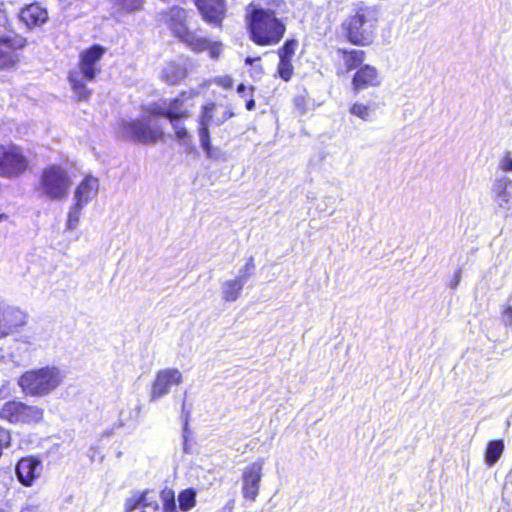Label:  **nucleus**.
I'll return each instance as SVG.
<instances>
[{
    "label": "nucleus",
    "mask_w": 512,
    "mask_h": 512,
    "mask_svg": "<svg viewBox=\"0 0 512 512\" xmlns=\"http://www.w3.org/2000/svg\"><path fill=\"white\" fill-rule=\"evenodd\" d=\"M381 84V79L377 69L374 66L362 65L354 74L352 86L355 93L369 87H377Z\"/></svg>",
    "instance_id": "nucleus-17"
},
{
    "label": "nucleus",
    "mask_w": 512,
    "mask_h": 512,
    "mask_svg": "<svg viewBox=\"0 0 512 512\" xmlns=\"http://www.w3.org/2000/svg\"><path fill=\"white\" fill-rule=\"evenodd\" d=\"M11 442L10 432L0 427V456L3 453V449L8 447Z\"/></svg>",
    "instance_id": "nucleus-37"
},
{
    "label": "nucleus",
    "mask_w": 512,
    "mask_h": 512,
    "mask_svg": "<svg viewBox=\"0 0 512 512\" xmlns=\"http://www.w3.org/2000/svg\"><path fill=\"white\" fill-rule=\"evenodd\" d=\"M70 186L67 171L59 165H50L42 170L36 190L48 200L59 201L67 197Z\"/></svg>",
    "instance_id": "nucleus-7"
},
{
    "label": "nucleus",
    "mask_w": 512,
    "mask_h": 512,
    "mask_svg": "<svg viewBox=\"0 0 512 512\" xmlns=\"http://www.w3.org/2000/svg\"><path fill=\"white\" fill-rule=\"evenodd\" d=\"M504 321L507 325L512 326V307L505 309L503 313Z\"/></svg>",
    "instance_id": "nucleus-40"
},
{
    "label": "nucleus",
    "mask_w": 512,
    "mask_h": 512,
    "mask_svg": "<svg viewBox=\"0 0 512 512\" xmlns=\"http://www.w3.org/2000/svg\"><path fill=\"white\" fill-rule=\"evenodd\" d=\"M246 91H247V87L243 83L238 85L237 92L239 94H242L243 96H245Z\"/></svg>",
    "instance_id": "nucleus-45"
},
{
    "label": "nucleus",
    "mask_w": 512,
    "mask_h": 512,
    "mask_svg": "<svg viewBox=\"0 0 512 512\" xmlns=\"http://www.w3.org/2000/svg\"><path fill=\"white\" fill-rule=\"evenodd\" d=\"M166 21L174 36L194 52L208 51L212 59L220 57L223 51L222 43L198 35L197 31L191 28L188 12L185 9L178 6L172 7L167 13Z\"/></svg>",
    "instance_id": "nucleus-2"
},
{
    "label": "nucleus",
    "mask_w": 512,
    "mask_h": 512,
    "mask_svg": "<svg viewBox=\"0 0 512 512\" xmlns=\"http://www.w3.org/2000/svg\"><path fill=\"white\" fill-rule=\"evenodd\" d=\"M244 286L245 284L236 278L225 281L221 286L223 300L226 302L236 301L239 298Z\"/></svg>",
    "instance_id": "nucleus-24"
},
{
    "label": "nucleus",
    "mask_w": 512,
    "mask_h": 512,
    "mask_svg": "<svg viewBox=\"0 0 512 512\" xmlns=\"http://www.w3.org/2000/svg\"><path fill=\"white\" fill-rule=\"evenodd\" d=\"M185 77L186 69L175 62L168 63L162 71V78L170 85L180 83Z\"/></svg>",
    "instance_id": "nucleus-23"
},
{
    "label": "nucleus",
    "mask_w": 512,
    "mask_h": 512,
    "mask_svg": "<svg viewBox=\"0 0 512 512\" xmlns=\"http://www.w3.org/2000/svg\"><path fill=\"white\" fill-rule=\"evenodd\" d=\"M263 464V460H257L244 469L242 475V494L247 500L255 501L258 496L263 476Z\"/></svg>",
    "instance_id": "nucleus-12"
},
{
    "label": "nucleus",
    "mask_w": 512,
    "mask_h": 512,
    "mask_svg": "<svg viewBox=\"0 0 512 512\" xmlns=\"http://www.w3.org/2000/svg\"><path fill=\"white\" fill-rule=\"evenodd\" d=\"M30 168V161L20 146L0 145V177L16 179Z\"/></svg>",
    "instance_id": "nucleus-8"
},
{
    "label": "nucleus",
    "mask_w": 512,
    "mask_h": 512,
    "mask_svg": "<svg viewBox=\"0 0 512 512\" xmlns=\"http://www.w3.org/2000/svg\"><path fill=\"white\" fill-rule=\"evenodd\" d=\"M85 206H78V203H75L70 207L67 218V229L74 230L77 228L81 216V211Z\"/></svg>",
    "instance_id": "nucleus-30"
},
{
    "label": "nucleus",
    "mask_w": 512,
    "mask_h": 512,
    "mask_svg": "<svg viewBox=\"0 0 512 512\" xmlns=\"http://www.w3.org/2000/svg\"><path fill=\"white\" fill-rule=\"evenodd\" d=\"M293 70L291 60L279 59L277 73L282 80L289 81L293 75Z\"/></svg>",
    "instance_id": "nucleus-32"
},
{
    "label": "nucleus",
    "mask_w": 512,
    "mask_h": 512,
    "mask_svg": "<svg viewBox=\"0 0 512 512\" xmlns=\"http://www.w3.org/2000/svg\"><path fill=\"white\" fill-rule=\"evenodd\" d=\"M498 512H507V511H506V510H504V511H498Z\"/></svg>",
    "instance_id": "nucleus-50"
},
{
    "label": "nucleus",
    "mask_w": 512,
    "mask_h": 512,
    "mask_svg": "<svg viewBox=\"0 0 512 512\" xmlns=\"http://www.w3.org/2000/svg\"><path fill=\"white\" fill-rule=\"evenodd\" d=\"M19 19L27 28L32 29L40 27L48 21V12L46 8L38 3L25 6L19 13Z\"/></svg>",
    "instance_id": "nucleus-18"
},
{
    "label": "nucleus",
    "mask_w": 512,
    "mask_h": 512,
    "mask_svg": "<svg viewBox=\"0 0 512 512\" xmlns=\"http://www.w3.org/2000/svg\"><path fill=\"white\" fill-rule=\"evenodd\" d=\"M105 49L98 44L91 46L80 54L79 70L70 71L68 80L79 101H88L92 91L86 87L85 81H93L101 69L98 62Z\"/></svg>",
    "instance_id": "nucleus-5"
},
{
    "label": "nucleus",
    "mask_w": 512,
    "mask_h": 512,
    "mask_svg": "<svg viewBox=\"0 0 512 512\" xmlns=\"http://www.w3.org/2000/svg\"><path fill=\"white\" fill-rule=\"evenodd\" d=\"M0 512H4V510L0 509Z\"/></svg>",
    "instance_id": "nucleus-51"
},
{
    "label": "nucleus",
    "mask_w": 512,
    "mask_h": 512,
    "mask_svg": "<svg viewBox=\"0 0 512 512\" xmlns=\"http://www.w3.org/2000/svg\"><path fill=\"white\" fill-rule=\"evenodd\" d=\"M179 507L182 511H189L196 504V492L194 489H186L178 496Z\"/></svg>",
    "instance_id": "nucleus-28"
},
{
    "label": "nucleus",
    "mask_w": 512,
    "mask_h": 512,
    "mask_svg": "<svg viewBox=\"0 0 512 512\" xmlns=\"http://www.w3.org/2000/svg\"><path fill=\"white\" fill-rule=\"evenodd\" d=\"M255 273L254 258L251 256L244 267L239 270V274L236 279L241 280L243 284H246L249 278Z\"/></svg>",
    "instance_id": "nucleus-34"
},
{
    "label": "nucleus",
    "mask_w": 512,
    "mask_h": 512,
    "mask_svg": "<svg viewBox=\"0 0 512 512\" xmlns=\"http://www.w3.org/2000/svg\"><path fill=\"white\" fill-rule=\"evenodd\" d=\"M460 281H461V269H458V270L455 272V274H454V276H453V279L450 281V283H449V287H450L451 289H456V288H457V286L459 285Z\"/></svg>",
    "instance_id": "nucleus-39"
},
{
    "label": "nucleus",
    "mask_w": 512,
    "mask_h": 512,
    "mask_svg": "<svg viewBox=\"0 0 512 512\" xmlns=\"http://www.w3.org/2000/svg\"><path fill=\"white\" fill-rule=\"evenodd\" d=\"M4 218L3 214H0V221Z\"/></svg>",
    "instance_id": "nucleus-49"
},
{
    "label": "nucleus",
    "mask_w": 512,
    "mask_h": 512,
    "mask_svg": "<svg viewBox=\"0 0 512 512\" xmlns=\"http://www.w3.org/2000/svg\"><path fill=\"white\" fill-rule=\"evenodd\" d=\"M506 121L512 125V103L505 113Z\"/></svg>",
    "instance_id": "nucleus-43"
},
{
    "label": "nucleus",
    "mask_w": 512,
    "mask_h": 512,
    "mask_svg": "<svg viewBox=\"0 0 512 512\" xmlns=\"http://www.w3.org/2000/svg\"><path fill=\"white\" fill-rule=\"evenodd\" d=\"M99 182L93 176H86L77 186L74 192V202L78 206H86L98 194Z\"/></svg>",
    "instance_id": "nucleus-20"
},
{
    "label": "nucleus",
    "mask_w": 512,
    "mask_h": 512,
    "mask_svg": "<svg viewBox=\"0 0 512 512\" xmlns=\"http://www.w3.org/2000/svg\"><path fill=\"white\" fill-rule=\"evenodd\" d=\"M170 123L175 131L176 138L178 140L183 141V145H185V146L190 145L191 144V136L189 135L187 129L181 124L180 120L179 121L172 120V122H170Z\"/></svg>",
    "instance_id": "nucleus-33"
},
{
    "label": "nucleus",
    "mask_w": 512,
    "mask_h": 512,
    "mask_svg": "<svg viewBox=\"0 0 512 512\" xmlns=\"http://www.w3.org/2000/svg\"><path fill=\"white\" fill-rule=\"evenodd\" d=\"M375 110H376L375 104L365 105V104L356 102L350 107L349 112L353 116H356L363 121H371L372 115L375 112Z\"/></svg>",
    "instance_id": "nucleus-27"
},
{
    "label": "nucleus",
    "mask_w": 512,
    "mask_h": 512,
    "mask_svg": "<svg viewBox=\"0 0 512 512\" xmlns=\"http://www.w3.org/2000/svg\"><path fill=\"white\" fill-rule=\"evenodd\" d=\"M27 322V315L18 307L0 302V338L18 331Z\"/></svg>",
    "instance_id": "nucleus-11"
},
{
    "label": "nucleus",
    "mask_w": 512,
    "mask_h": 512,
    "mask_svg": "<svg viewBox=\"0 0 512 512\" xmlns=\"http://www.w3.org/2000/svg\"><path fill=\"white\" fill-rule=\"evenodd\" d=\"M203 20L213 26H221L226 13L224 0H194Z\"/></svg>",
    "instance_id": "nucleus-14"
},
{
    "label": "nucleus",
    "mask_w": 512,
    "mask_h": 512,
    "mask_svg": "<svg viewBox=\"0 0 512 512\" xmlns=\"http://www.w3.org/2000/svg\"><path fill=\"white\" fill-rule=\"evenodd\" d=\"M2 6L3 3H0V69L12 66L15 62V50L25 44V39L11 29Z\"/></svg>",
    "instance_id": "nucleus-9"
},
{
    "label": "nucleus",
    "mask_w": 512,
    "mask_h": 512,
    "mask_svg": "<svg viewBox=\"0 0 512 512\" xmlns=\"http://www.w3.org/2000/svg\"><path fill=\"white\" fill-rule=\"evenodd\" d=\"M234 116V112L221 104L208 103L202 107L201 114L199 116V129L202 128L204 121H206V129L209 130L210 125L221 126L228 119Z\"/></svg>",
    "instance_id": "nucleus-15"
},
{
    "label": "nucleus",
    "mask_w": 512,
    "mask_h": 512,
    "mask_svg": "<svg viewBox=\"0 0 512 512\" xmlns=\"http://www.w3.org/2000/svg\"><path fill=\"white\" fill-rule=\"evenodd\" d=\"M500 168L506 172H512V157L510 153L505 155V157L500 162Z\"/></svg>",
    "instance_id": "nucleus-38"
},
{
    "label": "nucleus",
    "mask_w": 512,
    "mask_h": 512,
    "mask_svg": "<svg viewBox=\"0 0 512 512\" xmlns=\"http://www.w3.org/2000/svg\"><path fill=\"white\" fill-rule=\"evenodd\" d=\"M249 91L252 93L254 91V87L253 86H250L249 88Z\"/></svg>",
    "instance_id": "nucleus-48"
},
{
    "label": "nucleus",
    "mask_w": 512,
    "mask_h": 512,
    "mask_svg": "<svg viewBox=\"0 0 512 512\" xmlns=\"http://www.w3.org/2000/svg\"><path fill=\"white\" fill-rule=\"evenodd\" d=\"M247 25L250 39L260 46L279 43L286 31L285 24L273 9L259 6H249Z\"/></svg>",
    "instance_id": "nucleus-3"
},
{
    "label": "nucleus",
    "mask_w": 512,
    "mask_h": 512,
    "mask_svg": "<svg viewBox=\"0 0 512 512\" xmlns=\"http://www.w3.org/2000/svg\"><path fill=\"white\" fill-rule=\"evenodd\" d=\"M234 508V500H230L219 512H232Z\"/></svg>",
    "instance_id": "nucleus-41"
},
{
    "label": "nucleus",
    "mask_w": 512,
    "mask_h": 512,
    "mask_svg": "<svg viewBox=\"0 0 512 512\" xmlns=\"http://www.w3.org/2000/svg\"><path fill=\"white\" fill-rule=\"evenodd\" d=\"M61 382V372L54 366L27 371L18 381L23 391L33 396L47 395L55 390Z\"/></svg>",
    "instance_id": "nucleus-6"
},
{
    "label": "nucleus",
    "mask_w": 512,
    "mask_h": 512,
    "mask_svg": "<svg viewBox=\"0 0 512 512\" xmlns=\"http://www.w3.org/2000/svg\"><path fill=\"white\" fill-rule=\"evenodd\" d=\"M0 418L10 423L32 424L40 422L43 410L18 401H9L0 409Z\"/></svg>",
    "instance_id": "nucleus-10"
},
{
    "label": "nucleus",
    "mask_w": 512,
    "mask_h": 512,
    "mask_svg": "<svg viewBox=\"0 0 512 512\" xmlns=\"http://www.w3.org/2000/svg\"><path fill=\"white\" fill-rule=\"evenodd\" d=\"M114 4L127 13H134L142 10L144 0H114Z\"/></svg>",
    "instance_id": "nucleus-29"
},
{
    "label": "nucleus",
    "mask_w": 512,
    "mask_h": 512,
    "mask_svg": "<svg viewBox=\"0 0 512 512\" xmlns=\"http://www.w3.org/2000/svg\"><path fill=\"white\" fill-rule=\"evenodd\" d=\"M255 61H260V57H257V58L247 57V58L245 59V64H246V65H253V63H254Z\"/></svg>",
    "instance_id": "nucleus-46"
},
{
    "label": "nucleus",
    "mask_w": 512,
    "mask_h": 512,
    "mask_svg": "<svg viewBox=\"0 0 512 512\" xmlns=\"http://www.w3.org/2000/svg\"><path fill=\"white\" fill-rule=\"evenodd\" d=\"M143 509L142 512H160L159 504H157V510L153 511V508L141 507Z\"/></svg>",
    "instance_id": "nucleus-47"
},
{
    "label": "nucleus",
    "mask_w": 512,
    "mask_h": 512,
    "mask_svg": "<svg viewBox=\"0 0 512 512\" xmlns=\"http://www.w3.org/2000/svg\"><path fill=\"white\" fill-rule=\"evenodd\" d=\"M21 512H39V508L36 505H26Z\"/></svg>",
    "instance_id": "nucleus-42"
},
{
    "label": "nucleus",
    "mask_w": 512,
    "mask_h": 512,
    "mask_svg": "<svg viewBox=\"0 0 512 512\" xmlns=\"http://www.w3.org/2000/svg\"><path fill=\"white\" fill-rule=\"evenodd\" d=\"M504 450V443L502 440H492L488 443L485 451V463L492 467L501 457Z\"/></svg>",
    "instance_id": "nucleus-25"
},
{
    "label": "nucleus",
    "mask_w": 512,
    "mask_h": 512,
    "mask_svg": "<svg viewBox=\"0 0 512 512\" xmlns=\"http://www.w3.org/2000/svg\"><path fill=\"white\" fill-rule=\"evenodd\" d=\"M379 14L380 10L377 6H370L363 2L359 3L355 13L343 23L348 40L360 46L372 43Z\"/></svg>",
    "instance_id": "nucleus-4"
},
{
    "label": "nucleus",
    "mask_w": 512,
    "mask_h": 512,
    "mask_svg": "<svg viewBox=\"0 0 512 512\" xmlns=\"http://www.w3.org/2000/svg\"><path fill=\"white\" fill-rule=\"evenodd\" d=\"M41 472L42 463L33 456L21 458L15 467L18 481L26 487L32 486L34 481L40 477Z\"/></svg>",
    "instance_id": "nucleus-16"
},
{
    "label": "nucleus",
    "mask_w": 512,
    "mask_h": 512,
    "mask_svg": "<svg viewBox=\"0 0 512 512\" xmlns=\"http://www.w3.org/2000/svg\"><path fill=\"white\" fill-rule=\"evenodd\" d=\"M206 121L202 125L201 129H198L200 145L205 152L208 159L212 160H224V153L221 149L215 148L211 144L210 131L206 129Z\"/></svg>",
    "instance_id": "nucleus-22"
},
{
    "label": "nucleus",
    "mask_w": 512,
    "mask_h": 512,
    "mask_svg": "<svg viewBox=\"0 0 512 512\" xmlns=\"http://www.w3.org/2000/svg\"><path fill=\"white\" fill-rule=\"evenodd\" d=\"M255 101L254 99L250 98L249 100L246 101V109L249 110V111H252L255 109Z\"/></svg>",
    "instance_id": "nucleus-44"
},
{
    "label": "nucleus",
    "mask_w": 512,
    "mask_h": 512,
    "mask_svg": "<svg viewBox=\"0 0 512 512\" xmlns=\"http://www.w3.org/2000/svg\"><path fill=\"white\" fill-rule=\"evenodd\" d=\"M162 500L163 512H178L176 509L174 493L171 490L162 492Z\"/></svg>",
    "instance_id": "nucleus-35"
},
{
    "label": "nucleus",
    "mask_w": 512,
    "mask_h": 512,
    "mask_svg": "<svg viewBox=\"0 0 512 512\" xmlns=\"http://www.w3.org/2000/svg\"><path fill=\"white\" fill-rule=\"evenodd\" d=\"M343 54L344 64L348 71L361 67L365 57L364 51L358 49L343 50Z\"/></svg>",
    "instance_id": "nucleus-26"
},
{
    "label": "nucleus",
    "mask_w": 512,
    "mask_h": 512,
    "mask_svg": "<svg viewBox=\"0 0 512 512\" xmlns=\"http://www.w3.org/2000/svg\"><path fill=\"white\" fill-rule=\"evenodd\" d=\"M182 416L184 417V428H183L184 445H183V450H184L185 453H189L188 446H187V433H188V418L190 416V411L186 410L185 403H183V405H182Z\"/></svg>",
    "instance_id": "nucleus-36"
},
{
    "label": "nucleus",
    "mask_w": 512,
    "mask_h": 512,
    "mask_svg": "<svg viewBox=\"0 0 512 512\" xmlns=\"http://www.w3.org/2000/svg\"><path fill=\"white\" fill-rule=\"evenodd\" d=\"M298 41L295 39H288L284 42L281 48L278 50L279 59L292 60L295 54Z\"/></svg>",
    "instance_id": "nucleus-31"
},
{
    "label": "nucleus",
    "mask_w": 512,
    "mask_h": 512,
    "mask_svg": "<svg viewBox=\"0 0 512 512\" xmlns=\"http://www.w3.org/2000/svg\"><path fill=\"white\" fill-rule=\"evenodd\" d=\"M159 498L160 495L154 490H147L139 495L135 494L126 500V512H132L139 507L153 508V511H155L157 510V504H159Z\"/></svg>",
    "instance_id": "nucleus-21"
},
{
    "label": "nucleus",
    "mask_w": 512,
    "mask_h": 512,
    "mask_svg": "<svg viewBox=\"0 0 512 512\" xmlns=\"http://www.w3.org/2000/svg\"><path fill=\"white\" fill-rule=\"evenodd\" d=\"M494 202L498 207L506 210H512V180L506 176L496 179L493 184Z\"/></svg>",
    "instance_id": "nucleus-19"
},
{
    "label": "nucleus",
    "mask_w": 512,
    "mask_h": 512,
    "mask_svg": "<svg viewBox=\"0 0 512 512\" xmlns=\"http://www.w3.org/2000/svg\"><path fill=\"white\" fill-rule=\"evenodd\" d=\"M182 382V374L178 369L160 370L152 385L151 400H157L167 395L173 385Z\"/></svg>",
    "instance_id": "nucleus-13"
},
{
    "label": "nucleus",
    "mask_w": 512,
    "mask_h": 512,
    "mask_svg": "<svg viewBox=\"0 0 512 512\" xmlns=\"http://www.w3.org/2000/svg\"><path fill=\"white\" fill-rule=\"evenodd\" d=\"M145 112L140 119L121 120L119 133L123 139L137 143H154L161 139L164 133L153 117H165L170 122L189 117L184 101L180 97L152 103L145 108Z\"/></svg>",
    "instance_id": "nucleus-1"
}]
</instances>
